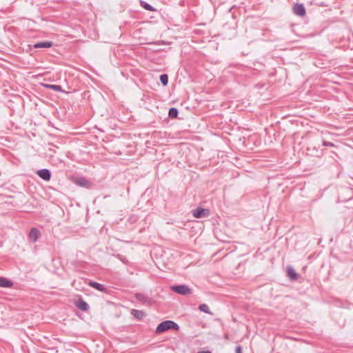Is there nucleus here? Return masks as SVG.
I'll return each mask as SVG.
<instances>
[{"label": "nucleus", "mask_w": 353, "mask_h": 353, "mask_svg": "<svg viewBox=\"0 0 353 353\" xmlns=\"http://www.w3.org/2000/svg\"><path fill=\"white\" fill-rule=\"evenodd\" d=\"M119 259L123 261V263H125V261L123 260L121 257H119Z\"/></svg>", "instance_id": "393cba45"}, {"label": "nucleus", "mask_w": 353, "mask_h": 353, "mask_svg": "<svg viewBox=\"0 0 353 353\" xmlns=\"http://www.w3.org/2000/svg\"><path fill=\"white\" fill-rule=\"evenodd\" d=\"M171 287H180V288H182V287H188V286L185 285L181 284V285H172Z\"/></svg>", "instance_id": "4be33fe9"}, {"label": "nucleus", "mask_w": 353, "mask_h": 353, "mask_svg": "<svg viewBox=\"0 0 353 353\" xmlns=\"http://www.w3.org/2000/svg\"><path fill=\"white\" fill-rule=\"evenodd\" d=\"M37 174L42 179L48 181L51 179V172L48 169H41L37 171Z\"/></svg>", "instance_id": "0eeeda50"}, {"label": "nucleus", "mask_w": 353, "mask_h": 353, "mask_svg": "<svg viewBox=\"0 0 353 353\" xmlns=\"http://www.w3.org/2000/svg\"><path fill=\"white\" fill-rule=\"evenodd\" d=\"M179 329V325L171 321L166 320L161 323L156 328L155 333L161 334L169 330H178Z\"/></svg>", "instance_id": "f257e3e1"}, {"label": "nucleus", "mask_w": 353, "mask_h": 353, "mask_svg": "<svg viewBox=\"0 0 353 353\" xmlns=\"http://www.w3.org/2000/svg\"><path fill=\"white\" fill-rule=\"evenodd\" d=\"M292 11L294 14L299 17H303L306 14L305 8L302 3H295L292 8Z\"/></svg>", "instance_id": "7ed1b4c3"}, {"label": "nucleus", "mask_w": 353, "mask_h": 353, "mask_svg": "<svg viewBox=\"0 0 353 353\" xmlns=\"http://www.w3.org/2000/svg\"><path fill=\"white\" fill-rule=\"evenodd\" d=\"M41 235L40 231L35 228L30 230L29 232V239L31 242L35 243Z\"/></svg>", "instance_id": "423d86ee"}, {"label": "nucleus", "mask_w": 353, "mask_h": 353, "mask_svg": "<svg viewBox=\"0 0 353 353\" xmlns=\"http://www.w3.org/2000/svg\"><path fill=\"white\" fill-rule=\"evenodd\" d=\"M140 5L142 8H143L145 10L148 11H155L156 9L153 8L150 4L144 1H140Z\"/></svg>", "instance_id": "4468645a"}, {"label": "nucleus", "mask_w": 353, "mask_h": 353, "mask_svg": "<svg viewBox=\"0 0 353 353\" xmlns=\"http://www.w3.org/2000/svg\"><path fill=\"white\" fill-rule=\"evenodd\" d=\"M174 292L186 295L192 293V288H171Z\"/></svg>", "instance_id": "f8f14e48"}, {"label": "nucleus", "mask_w": 353, "mask_h": 353, "mask_svg": "<svg viewBox=\"0 0 353 353\" xmlns=\"http://www.w3.org/2000/svg\"><path fill=\"white\" fill-rule=\"evenodd\" d=\"M45 86L46 88H50L54 91H58V92L61 91V87L59 85L50 84V85H46Z\"/></svg>", "instance_id": "6ab92c4d"}, {"label": "nucleus", "mask_w": 353, "mask_h": 353, "mask_svg": "<svg viewBox=\"0 0 353 353\" xmlns=\"http://www.w3.org/2000/svg\"><path fill=\"white\" fill-rule=\"evenodd\" d=\"M77 184L81 187H88L89 181L84 178H79L77 181Z\"/></svg>", "instance_id": "f3484780"}, {"label": "nucleus", "mask_w": 353, "mask_h": 353, "mask_svg": "<svg viewBox=\"0 0 353 353\" xmlns=\"http://www.w3.org/2000/svg\"><path fill=\"white\" fill-rule=\"evenodd\" d=\"M199 309L206 314H212L208 305L206 304H201L199 306Z\"/></svg>", "instance_id": "a211bd4d"}, {"label": "nucleus", "mask_w": 353, "mask_h": 353, "mask_svg": "<svg viewBox=\"0 0 353 353\" xmlns=\"http://www.w3.org/2000/svg\"><path fill=\"white\" fill-rule=\"evenodd\" d=\"M97 290L101 291V292H107V288H97Z\"/></svg>", "instance_id": "5701e85b"}, {"label": "nucleus", "mask_w": 353, "mask_h": 353, "mask_svg": "<svg viewBox=\"0 0 353 353\" xmlns=\"http://www.w3.org/2000/svg\"><path fill=\"white\" fill-rule=\"evenodd\" d=\"M72 286L75 285H81V286H85V285H90V287H104L103 285H101L97 282L92 281L90 279H84L81 276H78L77 278L74 279L71 283Z\"/></svg>", "instance_id": "f03ea898"}, {"label": "nucleus", "mask_w": 353, "mask_h": 353, "mask_svg": "<svg viewBox=\"0 0 353 353\" xmlns=\"http://www.w3.org/2000/svg\"><path fill=\"white\" fill-rule=\"evenodd\" d=\"M198 353H211V352L209 351H201V352H199Z\"/></svg>", "instance_id": "b1692460"}, {"label": "nucleus", "mask_w": 353, "mask_h": 353, "mask_svg": "<svg viewBox=\"0 0 353 353\" xmlns=\"http://www.w3.org/2000/svg\"><path fill=\"white\" fill-rule=\"evenodd\" d=\"M13 283L5 277L0 276V287H12Z\"/></svg>", "instance_id": "ddd939ff"}, {"label": "nucleus", "mask_w": 353, "mask_h": 353, "mask_svg": "<svg viewBox=\"0 0 353 353\" xmlns=\"http://www.w3.org/2000/svg\"><path fill=\"white\" fill-rule=\"evenodd\" d=\"M236 353H242L241 347L237 346L236 347Z\"/></svg>", "instance_id": "412c9836"}, {"label": "nucleus", "mask_w": 353, "mask_h": 353, "mask_svg": "<svg viewBox=\"0 0 353 353\" xmlns=\"http://www.w3.org/2000/svg\"><path fill=\"white\" fill-rule=\"evenodd\" d=\"M179 114V111L176 108H171L168 112V116L170 118H176Z\"/></svg>", "instance_id": "2eb2a0df"}, {"label": "nucleus", "mask_w": 353, "mask_h": 353, "mask_svg": "<svg viewBox=\"0 0 353 353\" xmlns=\"http://www.w3.org/2000/svg\"><path fill=\"white\" fill-rule=\"evenodd\" d=\"M161 83L163 85L165 86L168 83V76L166 74H163L160 75L159 77Z\"/></svg>", "instance_id": "dca6fc26"}, {"label": "nucleus", "mask_w": 353, "mask_h": 353, "mask_svg": "<svg viewBox=\"0 0 353 353\" xmlns=\"http://www.w3.org/2000/svg\"><path fill=\"white\" fill-rule=\"evenodd\" d=\"M52 41H41V42H38V43H35L34 45V47L35 48H48L52 47Z\"/></svg>", "instance_id": "9d476101"}, {"label": "nucleus", "mask_w": 353, "mask_h": 353, "mask_svg": "<svg viewBox=\"0 0 353 353\" xmlns=\"http://www.w3.org/2000/svg\"><path fill=\"white\" fill-rule=\"evenodd\" d=\"M287 276L292 281H296L299 276V275L296 272L294 268L290 265L287 267Z\"/></svg>", "instance_id": "6e6552de"}, {"label": "nucleus", "mask_w": 353, "mask_h": 353, "mask_svg": "<svg viewBox=\"0 0 353 353\" xmlns=\"http://www.w3.org/2000/svg\"><path fill=\"white\" fill-rule=\"evenodd\" d=\"M131 314L137 319H142L145 316V312L142 310L133 309L131 310Z\"/></svg>", "instance_id": "9b49d317"}, {"label": "nucleus", "mask_w": 353, "mask_h": 353, "mask_svg": "<svg viewBox=\"0 0 353 353\" xmlns=\"http://www.w3.org/2000/svg\"><path fill=\"white\" fill-rule=\"evenodd\" d=\"M135 297L138 301L143 304H150L151 302V299L149 297L141 293H137L135 294Z\"/></svg>", "instance_id": "1a4fd4ad"}, {"label": "nucleus", "mask_w": 353, "mask_h": 353, "mask_svg": "<svg viewBox=\"0 0 353 353\" xmlns=\"http://www.w3.org/2000/svg\"><path fill=\"white\" fill-rule=\"evenodd\" d=\"M323 145L324 146H329V147H334L335 145L332 143V142H329V141H323Z\"/></svg>", "instance_id": "aec40b11"}, {"label": "nucleus", "mask_w": 353, "mask_h": 353, "mask_svg": "<svg viewBox=\"0 0 353 353\" xmlns=\"http://www.w3.org/2000/svg\"><path fill=\"white\" fill-rule=\"evenodd\" d=\"M210 214V211L208 209L197 208L192 211V215L195 218H203Z\"/></svg>", "instance_id": "20e7f679"}, {"label": "nucleus", "mask_w": 353, "mask_h": 353, "mask_svg": "<svg viewBox=\"0 0 353 353\" xmlns=\"http://www.w3.org/2000/svg\"><path fill=\"white\" fill-rule=\"evenodd\" d=\"M74 304L79 310L83 312L88 311L90 308L89 305L81 297L74 300Z\"/></svg>", "instance_id": "39448f33"}]
</instances>
